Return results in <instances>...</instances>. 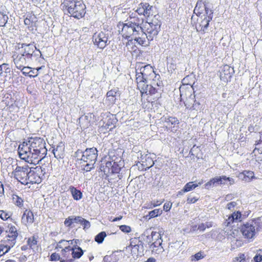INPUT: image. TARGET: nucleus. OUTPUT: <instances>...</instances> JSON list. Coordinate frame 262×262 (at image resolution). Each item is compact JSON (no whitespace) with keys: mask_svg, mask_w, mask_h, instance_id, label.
<instances>
[{"mask_svg":"<svg viewBox=\"0 0 262 262\" xmlns=\"http://www.w3.org/2000/svg\"><path fill=\"white\" fill-rule=\"evenodd\" d=\"M12 57L17 68H20L23 65L31 64L39 58L44 59L40 51L36 47L34 42L17 43Z\"/></svg>","mask_w":262,"mask_h":262,"instance_id":"2","label":"nucleus"},{"mask_svg":"<svg viewBox=\"0 0 262 262\" xmlns=\"http://www.w3.org/2000/svg\"><path fill=\"white\" fill-rule=\"evenodd\" d=\"M237 205L238 203L237 202H231L227 204L226 208L229 210L232 211Z\"/></svg>","mask_w":262,"mask_h":262,"instance_id":"57","label":"nucleus"},{"mask_svg":"<svg viewBox=\"0 0 262 262\" xmlns=\"http://www.w3.org/2000/svg\"><path fill=\"white\" fill-rule=\"evenodd\" d=\"M207 0H200L198 1L196 3V6L194 9V12L195 13H198L199 14H201L204 9V7L207 4Z\"/></svg>","mask_w":262,"mask_h":262,"instance_id":"34","label":"nucleus"},{"mask_svg":"<svg viewBox=\"0 0 262 262\" xmlns=\"http://www.w3.org/2000/svg\"><path fill=\"white\" fill-rule=\"evenodd\" d=\"M120 257V254L118 252H114L110 255H106L103 258L104 262H118Z\"/></svg>","mask_w":262,"mask_h":262,"instance_id":"31","label":"nucleus"},{"mask_svg":"<svg viewBox=\"0 0 262 262\" xmlns=\"http://www.w3.org/2000/svg\"><path fill=\"white\" fill-rule=\"evenodd\" d=\"M212 20L210 17L201 16L197 20L195 28L198 32L205 33L208 29L209 22Z\"/></svg>","mask_w":262,"mask_h":262,"instance_id":"16","label":"nucleus"},{"mask_svg":"<svg viewBox=\"0 0 262 262\" xmlns=\"http://www.w3.org/2000/svg\"><path fill=\"white\" fill-rule=\"evenodd\" d=\"M27 243L31 249H34L36 247L37 241L34 236H32L28 238Z\"/></svg>","mask_w":262,"mask_h":262,"instance_id":"43","label":"nucleus"},{"mask_svg":"<svg viewBox=\"0 0 262 262\" xmlns=\"http://www.w3.org/2000/svg\"><path fill=\"white\" fill-rule=\"evenodd\" d=\"M134 23L132 21H127L126 23H119L118 25L119 28V32L122 36L125 38H129L133 37L135 35H138L140 32H141V29L134 26Z\"/></svg>","mask_w":262,"mask_h":262,"instance_id":"5","label":"nucleus"},{"mask_svg":"<svg viewBox=\"0 0 262 262\" xmlns=\"http://www.w3.org/2000/svg\"><path fill=\"white\" fill-rule=\"evenodd\" d=\"M256 222L254 221L244 224L240 227L241 232L245 238H252L255 234Z\"/></svg>","mask_w":262,"mask_h":262,"instance_id":"11","label":"nucleus"},{"mask_svg":"<svg viewBox=\"0 0 262 262\" xmlns=\"http://www.w3.org/2000/svg\"><path fill=\"white\" fill-rule=\"evenodd\" d=\"M112 167V161H107L105 165H101L100 169L101 171H103L104 173L108 176L111 174V170Z\"/></svg>","mask_w":262,"mask_h":262,"instance_id":"33","label":"nucleus"},{"mask_svg":"<svg viewBox=\"0 0 262 262\" xmlns=\"http://www.w3.org/2000/svg\"><path fill=\"white\" fill-rule=\"evenodd\" d=\"M69 190L74 200L79 201L82 198V193L73 186L69 187Z\"/></svg>","mask_w":262,"mask_h":262,"instance_id":"29","label":"nucleus"},{"mask_svg":"<svg viewBox=\"0 0 262 262\" xmlns=\"http://www.w3.org/2000/svg\"><path fill=\"white\" fill-rule=\"evenodd\" d=\"M241 217V213L239 211L234 212L230 216H229L228 219L226 220L224 224L226 226H228L231 223L234 222H241L242 221Z\"/></svg>","mask_w":262,"mask_h":262,"instance_id":"22","label":"nucleus"},{"mask_svg":"<svg viewBox=\"0 0 262 262\" xmlns=\"http://www.w3.org/2000/svg\"><path fill=\"white\" fill-rule=\"evenodd\" d=\"M246 260V256L243 253H239L238 256L233 258L232 262H245Z\"/></svg>","mask_w":262,"mask_h":262,"instance_id":"48","label":"nucleus"},{"mask_svg":"<svg viewBox=\"0 0 262 262\" xmlns=\"http://www.w3.org/2000/svg\"><path fill=\"white\" fill-rule=\"evenodd\" d=\"M63 10L66 9L71 16L80 19L84 17L86 13V6L82 1H66L61 4Z\"/></svg>","mask_w":262,"mask_h":262,"instance_id":"3","label":"nucleus"},{"mask_svg":"<svg viewBox=\"0 0 262 262\" xmlns=\"http://www.w3.org/2000/svg\"><path fill=\"white\" fill-rule=\"evenodd\" d=\"M146 36L147 35L145 34V32L143 31V29H142V31L140 32L138 35H135L133 37H132V39H134L138 42L139 45H146V40H147Z\"/></svg>","mask_w":262,"mask_h":262,"instance_id":"25","label":"nucleus"},{"mask_svg":"<svg viewBox=\"0 0 262 262\" xmlns=\"http://www.w3.org/2000/svg\"><path fill=\"white\" fill-rule=\"evenodd\" d=\"M151 238L152 241H154V242L150 245V249L153 251L154 250V248L157 247V250L159 251V252H162L164 250L163 247L161 246L162 240L161 239V234L158 232L152 231L151 232Z\"/></svg>","mask_w":262,"mask_h":262,"instance_id":"17","label":"nucleus"},{"mask_svg":"<svg viewBox=\"0 0 262 262\" xmlns=\"http://www.w3.org/2000/svg\"><path fill=\"white\" fill-rule=\"evenodd\" d=\"M26 65H23L20 68H17L19 70H21L23 75L26 76L29 73V70L30 67L26 66Z\"/></svg>","mask_w":262,"mask_h":262,"instance_id":"53","label":"nucleus"},{"mask_svg":"<svg viewBox=\"0 0 262 262\" xmlns=\"http://www.w3.org/2000/svg\"><path fill=\"white\" fill-rule=\"evenodd\" d=\"M243 174L244 175L245 181H250L254 178V173L251 171L245 170L243 171Z\"/></svg>","mask_w":262,"mask_h":262,"instance_id":"44","label":"nucleus"},{"mask_svg":"<svg viewBox=\"0 0 262 262\" xmlns=\"http://www.w3.org/2000/svg\"><path fill=\"white\" fill-rule=\"evenodd\" d=\"M204 10H205V11L206 15H203V16H204L205 17H211V19H212L213 11L211 9V8H210L209 4L208 2L207 3V4H206Z\"/></svg>","mask_w":262,"mask_h":262,"instance_id":"40","label":"nucleus"},{"mask_svg":"<svg viewBox=\"0 0 262 262\" xmlns=\"http://www.w3.org/2000/svg\"><path fill=\"white\" fill-rule=\"evenodd\" d=\"M144 240L148 244H149L150 243H151V242L152 241V238H151V234L150 235H147L146 236V238L145 239H144Z\"/></svg>","mask_w":262,"mask_h":262,"instance_id":"63","label":"nucleus"},{"mask_svg":"<svg viewBox=\"0 0 262 262\" xmlns=\"http://www.w3.org/2000/svg\"><path fill=\"white\" fill-rule=\"evenodd\" d=\"M22 222L25 224H32L34 222V215L32 211L26 210L21 217Z\"/></svg>","mask_w":262,"mask_h":262,"instance_id":"23","label":"nucleus"},{"mask_svg":"<svg viewBox=\"0 0 262 262\" xmlns=\"http://www.w3.org/2000/svg\"><path fill=\"white\" fill-rule=\"evenodd\" d=\"M149 82L147 81H142L140 82V81L137 82V87L142 94V96L144 94L153 95L158 92V89H155L151 87Z\"/></svg>","mask_w":262,"mask_h":262,"instance_id":"13","label":"nucleus"},{"mask_svg":"<svg viewBox=\"0 0 262 262\" xmlns=\"http://www.w3.org/2000/svg\"><path fill=\"white\" fill-rule=\"evenodd\" d=\"M119 229L126 233H129L132 231L130 227L127 225H121L119 226Z\"/></svg>","mask_w":262,"mask_h":262,"instance_id":"55","label":"nucleus"},{"mask_svg":"<svg viewBox=\"0 0 262 262\" xmlns=\"http://www.w3.org/2000/svg\"><path fill=\"white\" fill-rule=\"evenodd\" d=\"M160 27V21L156 18H153L151 21H146L143 25V31H146L145 34L147 35L146 37L148 42L152 40L158 35Z\"/></svg>","mask_w":262,"mask_h":262,"instance_id":"6","label":"nucleus"},{"mask_svg":"<svg viewBox=\"0 0 262 262\" xmlns=\"http://www.w3.org/2000/svg\"><path fill=\"white\" fill-rule=\"evenodd\" d=\"M118 95H120L117 89H113L107 92L106 94V98L111 103L114 104L116 101V97Z\"/></svg>","mask_w":262,"mask_h":262,"instance_id":"27","label":"nucleus"},{"mask_svg":"<svg viewBox=\"0 0 262 262\" xmlns=\"http://www.w3.org/2000/svg\"><path fill=\"white\" fill-rule=\"evenodd\" d=\"M8 16L3 13L0 12V27L5 26L8 21Z\"/></svg>","mask_w":262,"mask_h":262,"instance_id":"45","label":"nucleus"},{"mask_svg":"<svg viewBox=\"0 0 262 262\" xmlns=\"http://www.w3.org/2000/svg\"><path fill=\"white\" fill-rule=\"evenodd\" d=\"M77 241H78V239H76V240L74 239V240H71V241H65V240H62V241H61L59 242V244H61L62 243H68V244H73V242H74L75 244H77Z\"/></svg>","mask_w":262,"mask_h":262,"instance_id":"60","label":"nucleus"},{"mask_svg":"<svg viewBox=\"0 0 262 262\" xmlns=\"http://www.w3.org/2000/svg\"><path fill=\"white\" fill-rule=\"evenodd\" d=\"M152 6L150 5L147 3H141L136 10V12L139 15H143L145 17H149L153 15Z\"/></svg>","mask_w":262,"mask_h":262,"instance_id":"15","label":"nucleus"},{"mask_svg":"<svg viewBox=\"0 0 262 262\" xmlns=\"http://www.w3.org/2000/svg\"><path fill=\"white\" fill-rule=\"evenodd\" d=\"M198 200V199L195 198V197H188L187 198V201L189 203H194L195 202H196Z\"/></svg>","mask_w":262,"mask_h":262,"instance_id":"61","label":"nucleus"},{"mask_svg":"<svg viewBox=\"0 0 262 262\" xmlns=\"http://www.w3.org/2000/svg\"><path fill=\"white\" fill-rule=\"evenodd\" d=\"M203 180H201L198 182V183H194V182H189L185 184L184 187V191H190L194 189L196 187L200 186L203 183Z\"/></svg>","mask_w":262,"mask_h":262,"instance_id":"32","label":"nucleus"},{"mask_svg":"<svg viewBox=\"0 0 262 262\" xmlns=\"http://www.w3.org/2000/svg\"><path fill=\"white\" fill-rule=\"evenodd\" d=\"M171 206H172V203L170 202L165 203L163 206L164 210H165V211H169L171 209Z\"/></svg>","mask_w":262,"mask_h":262,"instance_id":"59","label":"nucleus"},{"mask_svg":"<svg viewBox=\"0 0 262 262\" xmlns=\"http://www.w3.org/2000/svg\"><path fill=\"white\" fill-rule=\"evenodd\" d=\"M191 88V87L185 90V95H188V97L185 102V105L187 108L198 111L201 108V104L199 101L196 100L195 95L192 94Z\"/></svg>","mask_w":262,"mask_h":262,"instance_id":"10","label":"nucleus"},{"mask_svg":"<svg viewBox=\"0 0 262 262\" xmlns=\"http://www.w3.org/2000/svg\"><path fill=\"white\" fill-rule=\"evenodd\" d=\"M141 161L142 162V165L145 167V169H149L154 164L152 159L147 155L143 158L141 157Z\"/></svg>","mask_w":262,"mask_h":262,"instance_id":"35","label":"nucleus"},{"mask_svg":"<svg viewBox=\"0 0 262 262\" xmlns=\"http://www.w3.org/2000/svg\"><path fill=\"white\" fill-rule=\"evenodd\" d=\"M121 164H118L117 162L112 161V167L111 174L118 173L121 169Z\"/></svg>","mask_w":262,"mask_h":262,"instance_id":"39","label":"nucleus"},{"mask_svg":"<svg viewBox=\"0 0 262 262\" xmlns=\"http://www.w3.org/2000/svg\"><path fill=\"white\" fill-rule=\"evenodd\" d=\"M74 221L75 223H78L83 226V229L86 230L89 229L91 226L90 222L81 216H78L74 217Z\"/></svg>","mask_w":262,"mask_h":262,"instance_id":"30","label":"nucleus"},{"mask_svg":"<svg viewBox=\"0 0 262 262\" xmlns=\"http://www.w3.org/2000/svg\"><path fill=\"white\" fill-rule=\"evenodd\" d=\"M76 155L78 159L83 162L95 163L98 157V150L95 147L89 148L83 151L77 150Z\"/></svg>","mask_w":262,"mask_h":262,"instance_id":"7","label":"nucleus"},{"mask_svg":"<svg viewBox=\"0 0 262 262\" xmlns=\"http://www.w3.org/2000/svg\"><path fill=\"white\" fill-rule=\"evenodd\" d=\"M161 212L162 211H160V209H156L150 211L148 213V215L150 217H155L160 215Z\"/></svg>","mask_w":262,"mask_h":262,"instance_id":"51","label":"nucleus"},{"mask_svg":"<svg viewBox=\"0 0 262 262\" xmlns=\"http://www.w3.org/2000/svg\"><path fill=\"white\" fill-rule=\"evenodd\" d=\"M74 216H69L68 218L66 219L64 221V224L67 227H70L71 225L75 222Z\"/></svg>","mask_w":262,"mask_h":262,"instance_id":"50","label":"nucleus"},{"mask_svg":"<svg viewBox=\"0 0 262 262\" xmlns=\"http://www.w3.org/2000/svg\"><path fill=\"white\" fill-rule=\"evenodd\" d=\"M40 171L45 172V169L44 168H42V167H36L33 169H31L29 168V172L28 173L27 184L29 183L39 184L41 182V179L38 173Z\"/></svg>","mask_w":262,"mask_h":262,"instance_id":"12","label":"nucleus"},{"mask_svg":"<svg viewBox=\"0 0 262 262\" xmlns=\"http://www.w3.org/2000/svg\"><path fill=\"white\" fill-rule=\"evenodd\" d=\"M61 259H62V258H61L60 257V255L56 253H52L50 256V260L51 261H56V260H60Z\"/></svg>","mask_w":262,"mask_h":262,"instance_id":"58","label":"nucleus"},{"mask_svg":"<svg viewBox=\"0 0 262 262\" xmlns=\"http://www.w3.org/2000/svg\"><path fill=\"white\" fill-rule=\"evenodd\" d=\"M137 82L142 81H149L153 76L155 71L150 64L144 65L143 63H137L136 65Z\"/></svg>","mask_w":262,"mask_h":262,"instance_id":"4","label":"nucleus"},{"mask_svg":"<svg viewBox=\"0 0 262 262\" xmlns=\"http://www.w3.org/2000/svg\"><path fill=\"white\" fill-rule=\"evenodd\" d=\"M10 217V214L4 211V210H0V217L3 220H6Z\"/></svg>","mask_w":262,"mask_h":262,"instance_id":"56","label":"nucleus"},{"mask_svg":"<svg viewBox=\"0 0 262 262\" xmlns=\"http://www.w3.org/2000/svg\"><path fill=\"white\" fill-rule=\"evenodd\" d=\"M85 164H83L82 170L86 172L90 171L92 169L94 168V165L95 163L85 162Z\"/></svg>","mask_w":262,"mask_h":262,"instance_id":"47","label":"nucleus"},{"mask_svg":"<svg viewBox=\"0 0 262 262\" xmlns=\"http://www.w3.org/2000/svg\"><path fill=\"white\" fill-rule=\"evenodd\" d=\"M233 72V68L228 65L224 66L221 72V79L224 81H228L230 79Z\"/></svg>","mask_w":262,"mask_h":262,"instance_id":"20","label":"nucleus"},{"mask_svg":"<svg viewBox=\"0 0 262 262\" xmlns=\"http://www.w3.org/2000/svg\"><path fill=\"white\" fill-rule=\"evenodd\" d=\"M206 229V226L205 224L202 223L198 226V230H199L201 231H204Z\"/></svg>","mask_w":262,"mask_h":262,"instance_id":"62","label":"nucleus"},{"mask_svg":"<svg viewBox=\"0 0 262 262\" xmlns=\"http://www.w3.org/2000/svg\"><path fill=\"white\" fill-rule=\"evenodd\" d=\"M204 257V256L203 255V254L201 252H198L197 253L195 254L194 255L191 256V260L192 261L193 260H199L200 259H202Z\"/></svg>","mask_w":262,"mask_h":262,"instance_id":"52","label":"nucleus"},{"mask_svg":"<svg viewBox=\"0 0 262 262\" xmlns=\"http://www.w3.org/2000/svg\"><path fill=\"white\" fill-rule=\"evenodd\" d=\"M10 249V246L0 245V257L7 253Z\"/></svg>","mask_w":262,"mask_h":262,"instance_id":"49","label":"nucleus"},{"mask_svg":"<svg viewBox=\"0 0 262 262\" xmlns=\"http://www.w3.org/2000/svg\"><path fill=\"white\" fill-rule=\"evenodd\" d=\"M116 120L111 119H108L107 121L103 124L101 126L102 130L103 129L106 130H108V131L112 130L115 127V123H116Z\"/></svg>","mask_w":262,"mask_h":262,"instance_id":"36","label":"nucleus"},{"mask_svg":"<svg viewBox=\"0 0 262 262\" xmlns=\"http://www.w3.org/2000/svg\"><path fill=\"white\" fill-rule=\"evenodd\" d=\"M126 21H132L133 23L135 21V23H134L135 27H139L141 30L144 29L143 27V19L137 17L136 13H132L129 16V19Z\"/></svg>","mask_w":262,"mask_h":262,"instance_id":"24","label":"nucleus"},{"mask_svg":"<svg viewBox=\"0 0 262 262\" xmlns=\"http://www.w3.org/2000/svg\"><path fill=\"white\" fill-rule=\"evenodd\" d=\"M255 262H260L262 260V251L259 250L253 258Z\"/></svg>","mask_w":262,"mask_h":262,"instance_id":"54","label":"nucleus"},{"mask_svg":"<svg viewBox=\"0 0 262 262\" xmlns=\"http://www.w3.org/2000/svg\"><path fill=\"white\" fill-rule=\"evenodd\" d=\"M160 79V76L155 73V75L153 76L152 78L149 82L151 87L155 89H158V91H161V89L163 86L162 81Z\"/></svg>","mask_w":262,"mask_h":262,"instance_id":"21","label":"nucleus"},{"mask_svg":"<svg viewBox=\"0 0 262 262\" xmlns=\"http://www.w3.org/2000/svg\"><path fill=\"white\" fill-rule=\"evenodd\" d=\"M61 255L65 258H70L71 255V247L66 245L65 248L61 251Z\"/></svg>","mask_w":262,"mask_h":262,"instance_id":"38","label":"nucleus"},{"mask_svg":"<svg viewBox=\"0 0 262 262\" xmlns=\"http://www.w3.org/2000/svg\"><path fill=\"white\" fill-rule=\"evenodd\" d=\"M7 232L8 233L7 236L10 238L9 240L11 241V242L15 241L17 237L18 234L17 232V229L14 226H9L8 229L7 230Z\"/></svg>","mask_w":262,"mask_h":262,"instance_id":"28","label":"nucleus"},{"mask_svg":"<svg viewBox=\"0 0 262 262\" xmlns=\"http://www.w3.org/2000/svg\"><path fill=\"white\" fill-rule=\"evenodd\" d=\"M45 145V141L42 138H30L19 145V157L28 163L34 165L41 164L47 153Z\"/></svg>","mask_w":262,"mask_h":262,"instance_id":"1","label":"nucleus"},{"mask_svg":"<svg viewBox=\"0 0 262 262\" xmlns=\"http://www.w3.org/2000/svg\"><path fill=\"white\" fill-rule=\"evenodd\" d=\"M64 144L62 142H60L56 146L53 147L52 152L54 157L57 159H62L64 155Z\"/></svg>","mask_w":262,"mask_h":262,"instance_id":"19","label":"nucleus"},{"mask_svg":"<svg viewBox=\"0 0 262 262\" xmlns=\"http://www.w3.org/2000/svg\"><path fill=\"white\" fill-rule=\"evenodd\" d=\"M10 69L7 63H3L0 65V79L2 77H5L6 74L10 72Z\"/></svg>","mask_w":262,"mask_h":262,"instance_id":"37","label":"nucleus"},{"mask_svg":"<svg viewBox=\"0 0 262 262\" xmlns=\"http://www.w3.org/2000/svg\"><path fill=\"white\" fill-rule=\"evenodd\" d=\"M29 170V167L27 165L24 166H17L12 172V174L18 182L26 185H27Z\"/></svg>","mask_w":262,"mask_h":262,"instance_id":"9","label":"nucleus"},{"mask_svg":"<svg viewBox=\"0 0 262 262\" xmlns=\"http://www.w3.org/2000/svg\"><path fill=\"white\" fill-rule=\"evenodd\" d=\"M83 254V251L82 249L76 245L71 247V255L73 259H78L80 258Z\"/></svg>","mask_w":262,"mask_h":262,"instance_id":"26","label":"nucleus"},{"mask_svg":"<svg viewBox=\"0 0 262 262\" xmlns=\"http://www.w3.org/2000/svg\"><path fill=\"white\" fill-rule=\"evenodd\" d=\"M257 152L258 154H262V142L260 139L259 142L255 144V147L253 150V152L255 155L256 154Z\"/></svg>","mask_w":262,"mask_h":262,"instance_id":"46","label":"nucleus"},{"mask_svg":"<svg viewBox=\"0 0 262 262\" xmlns=\"http://www.w3.org/2000/svg\"><path fill=\"white\" fill-rule=\"evenodd\" d=\"M228 183L230 185L234 184L235 183L234 179L227 177L226 176H216L211 179L205 184V188L207 189H209L217 185L228 184Z\"/></svg>","mask_w":262,"mask_h":262,"instance_id":"8","label":"nucleus"},{"mask_svg":"<svg viewBox=\"0 0 262 262\" xmlns=\"http://www.w3.org/2000/svg\"><path fill=\"white\" fill-rule=\"evenodd\" d=\"M74 260V259L73 258H71L70 257V258H69L68 259L66 258L65 259L62 258V259L60 260V261L61 262H73Z\"/></svg>","mask_w":262,"mask_h":262,"instance_id":"64","label":"nucleus"},{"mask_svg":"<svg viewBox=\"0 0 262 262\" xmlns=\"http://www.w3.org/2000/svg\"><path fill=\"white\" fill-rule=\"evenodd\" d=\"M93 39L94 45L101 49L106 47L108 40L107 36L103 32L95 33L93 36Z\"/></svg>","mask_w":262,"mask_h":262,"instance_id":"14","label":"nucleus"},{"mask_svg":"<svg viewBox=\"0 0 262 262\" xmlns=\"http://www.w3.org/2000/svg\"><path fill=\"white\" fill-rule=\"evenodd\" d=\"M161 120L166 124V127L170 129L171 131L176 130L177 129L175 128V126L179 124V120L174 117L164 116L161 118Z\"/></svg>","mask_w":262,"mask_h":262,"instance_id":"18","label":"nucleus"},{"mask_svg":"<svg viewBox=\"0 0 262 262\" xmlns=\"http://www.w3.org/2000/svg\"><path fill=\"white\" fill-rule=\"evenodd\" d=\"M12 200L14 203L17 206L21 207L23 205V200L17 195L13 194Z\"/></svg>","mask_w":262,"mask_h":262,"instance_id":"41","label":"nucleus"},{"mask_svg":"<svg viewBox=\"0 0 262 262\" xmlns=\"http://www.w3.org/2000/svg\"><path fill=\"white\" fill-rule=\"evenodd\" d=\"M106 236V233L104 231H102L96 236L95 240L98 244H101L103 242Z\"/></svg>","mask_w":262,"mask_h":262,"instance_id":"42","label":"nucleus"}]
</instances>
